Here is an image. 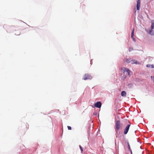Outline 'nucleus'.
Masks as SVG:
<instances>
[{"label":"nucleus","instance_id":"obj_7","mask_svg":"<svg viewBox=\"0 0 154 154\" xmlns=\"http://www.w3.org/2000/svg\"><path fill=\"white\" fill-rule=\"evenodd\" d=\"M131 62L132 64H140V63L136 60H131Z\"/></svg>","mask_w":154,"mask_h":154},{"label":"nucleus","instance_id":"obj_10","mask_svg":"<svg viewBox=\"0 0 154 154\" xmlns=\"http://www.w3.org/2000/svg\"><path fill=\"white\" fill-rule=\"evenodd\" d=\"M147 67H151V68H154V65H150L149 64H147L146 65Z\"/></svg>","mask_w":154,"mask_h":154},{"label":"nucleus","instance_id":"obj_11","mask_svg":"<svg viewBox=\"0 0 154 154\" xmlns=\"http://www.w3.org/2000/svg\"><path fill=\"white\" fill-rule=\"evenodd\" d=\"M124 69H126V70H127V72L128 73V75H129L130 76V73L131 72V71H130V70L129 69H128L127 68H124Z\"/></svg>","mask_w":154,"mask_h":154},{"label":"nucleus","instance_id":"obj_6","mask_svg":"<svg viewBox=\"0 0 154 154\" xmlns=\"http://www.w3.org/2000/svg\"><path fill=\"white\" fill-rule=\"evenodd\" d=\"M94 106L100 108L101 106V103L100 102H97L95 104Z\"/></svg>","mask_w":154,"mask_h":154},{"label":"nucleus","instance_id":"obj_14","mask_svg":"<svg viewBox=\"0 0 154 154\" xmlns=\"http://www.w3.org/2000/svg\"><path fill=\"white\" fill-rule=\"evenodd\" d=\"M128 147L129 150L130 151L131 153H132V151H131V149L130 145H128Z\"/></svg>","mask_w":154,"mask_h":154},{"label":"nucleus","instance_id":"obj_8","mask_svg":"<svg viewBox=\"0 0 154 154\" xmlns=\"http://www.w3.org/2000/svg\"><path fill=\"white\" fill-rule=\"evenodd\" d=\"M134 29H133L132 31V32H131V38L133 39V40L134 41H135V38H134Z\"/></svg>","mask_w":154,"mask_h":154},{"label":"nucleus","instance_id":"obj_5","mask_svg":"<svg viewBox=\"0 0 154 154\" xmlns=\"http://www.w3.org/2000/svg\"><path fill=\"white\" fill-rule=\"evenodd\" d=\"M140 0H138L137 1V6H136L137 9V10H140Z\"/></svg>","mask_w":154,"mask_h":154},{"label":"nucleus","instance_id":"obj_4","mask_svg":"<svg viewBox=\"0 0 154 154\" xmlns=\"http://www.w3.org/2000/svg\"><path fill=\"white\" fill-rule=\"evenodd\" d=\"M130 126V124H129L128 125L126 126V127H125V128L124 129V133L125 134L127 133L128 131V130L129 129Z\"/></svg>","mask_w":154,"mask_h":154},{"label":"nucleus","instance_id":"obj_15","mask_svg":"<svg viewBox=\"0 0 154 154\" xmlns=\"http://www.w3.org/2000/svg\"><path fill=\"white\" fill-rule=\"evenodd\" d=\"M79 147L80 148L81 150V151L82 152L83 151V149H82V147L80 145H79Z\"/></svg>","mask_w":154,"mask_h":154},{"label":"nucleus","instance_id":"obj_12","mask_svg":"<svg viewBox=\"0 0 154 154\" xmlns=\"http://www.w3.org/2000/svg\"><path fill=\"white\" fill-rule=\"evenodd\" d=\"M124 68H125V67H123V68H122V69H121L122 70V71L124 72H127V70L126 69H124Z\"/></svg>","mask_w":154,"mask_h":154},{"label":"nucleus","instance_id":"obj_1","mask_svg":"<svg viewBox=\"0 0 154 154\" xmlns=\"http://www.w3.org/2000/svg\"><path fill=\"white\" fill-rule=\"evenodd\" d=\"M122 124L120 123V121L118 120L116 122L115 124V130L116 131H119L122 127Z\"/></svg>","mask_w":154,"mask_h":154},{"label":"nucleus","instance_id":"obj_16","mask_svg":"<svg viewBox=\"0 0 154 154\" xmlns=\"http://www.w3.org/2000/svg\"><path fill=\"white\" fill-rule=\"evenodd\" d=\"M67 128H68V130H71L72 128H71V127H70V126H68Z\"/></svg>","mask_w":154,"mask_h":154},{"label":"nucleus","instance_id":"obj_17","mask_svg":"<svg viewBox=\"0 0 154 154\" xmlns=\"http://www.w3.org/2000/svg\"><path fill=\"white\" fill-rule=\"evenodd\" d=\"M15 35H20V32H19L18 33H17V34H16V33H15Z\"/></svg>","mask_w":154,"mask_h":154},{"label":"nucleus","instance_id":"obj_19","mask_svg":"<svg viewBox=\"0 0 154 154\" xmlns=\"http://www.w3.org/2000/svg\"><path fill=\"white\" fill-rule=\"evenodd\" d=\"M127 145H128H128H129V142H127Z\"/></svg>","mask_w":154,"mask_h":154},{"label":"nucleus","instance_id":"obj_3","mask_svg":"<svg viewBox=\"0 0 154 154\" xmlns=\"http://www.w3.org/2000/svg\"><path fill=\"white\" fill-rule=\"evenodd\" d=\"M151 29L149 31V34L151 35H154V34L152 33V32L153 31V29L154 28V20H152L151 21Z\"/></svg>","mask_w":154,"mask_h":154},{"label":"nucleus","instance_id":"obj_13","mask_svg":"<svg viewBox=\"0 0 154 154\" xmlns=\"http://www.w3.org/2000/svg\"><path fill=\"white\" fill-rule=\"evenodd\" d=\"M125 62L127 63H129L131 62V61H129L128 59H126L125 60Z\"/></svg>","mask_w":154,"mask_h":154},{"label":"nucleus","instance_id":"obj_2","mask_svg":"<svg viewBox=\"0 0 154 154\" xmlns=\"http://www.w3.org/2000/svg\"><path fill=\"white\" fill-rule=\"evenodd\" d=\"M92 78V76L88 74H85L83 77V79L84 80L91 79Z\"/></svg>","mask_w":154,"mask_h":154},{"label":"nucleus","instance_id":"obj_18","mask_svg":"<svg viewBox=\"0 0 154 154\" xmlns=\"http://www.w3.org/2000/svg\"><path fill=\"white\" fill-rule=\"evenodd\" d=\"M133 49V48H130L129 49V51H130L132 50Z\"/></svg>","mask_w":154,"mask_h":154},{"label":"nucleus","instance_id":"obj_9","mask_svg":"<svg viewBox=\"0 0 154 154\" xmlns=\"http://www.w3.org/2000/svg\"><path fill=\"white\" fill-rule=\"evenodd\" d=\"M121 95L122 97H125L126 95V93L125 91H123L122 92Z\"/></svg>","mask_w":154,"mask_h":154}]
</instances>
